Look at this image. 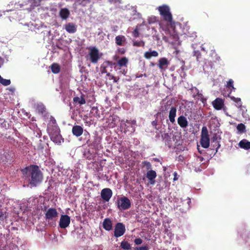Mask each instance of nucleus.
<instances>
[{
    "label": "nucleus",
    "instance_id": "14",
    "mask_svg": "<svg viewBox=\"0 0 250 250\" xmlns=\"http://www.w3.org/2000/svg\"><path fill=\"white\" fill-rule=\"evenodd\" d=\"M51 140L55 143L60 144L61 143L62 136L57 131L50 133Z\"/></svg>",
    "mask_w": 250,
    "mask_h": 250
},
{
    "label": "nucleus",
    "instance_id": "62",
    "mask_svg": "<svg viewBox=\"0 0 250 250\" xmlns=\"http://www.w3.org/2000/svg\"><path fill=\"white\" fill-rule=\"evenodd\" d=\"M2 16V14L0 13V17Z\"/></svg>",
    "mask_w": 250,
    "mask_h": 250
},
{
    "label": "nucleus",
    "instance_id": "54",
    "mask_svg": "<svg viewBox=\"0 0 250 250\" xmlns=\"http://www.w3.org/2000/svg\"><path fill=\"white\" fill-rule=\"evenodd\" d=\"M108 1L111 3L113 2V3H116L118 1H119V0H108Z\"/></svg>",
    "mask_w": 250,
    "mask_h": 250
},
{
    "label": "nucleus",
    "instance_id": "16",
    "mask_svg": "<svg viewBox=\"0 0 250 250\" xmlns=\"http://www.w3.org/2000/svg\"><path fill=\"white\" fill-rule=\"evenodd\" d=\"M64 29L69 33H74L77 31V26L74 23L69 22L64 25Z\"/></svg>",
    "mask_w": 250,
    "mask_h": 250
},
{
    "label": "nucleus",
    "instance_id": "29",
    "mask_svg": "<svg viewBox=\"0 0 250 250\" xmlns=\"http://www.w3.org/2000/svg\"><path fill=\"white\" fill-rule=\"evenodd\" d=\"M120 247L125 250H129L131 248L130 244L127 241L125 240L121 242Z\"/></svg>",
    "mask_w": 250,
    "mask_h": 250
},
{
    "label": "nucleus",
    "instance_id": "51",
    "mask_svg": "<svg viewBox=\"0 0 250 250\" xmlns=\"http://www.w3.org/2000/svg\"><path fill=\"white\" fill-rule=\"evenodd\" d=\"M4 213L3 211H0V219L3 220L4 217Z\"/></svg>",
    "mask_w": 250,
    "mask_h": 250
},
{
    "label": "nucleus",
    "instance_id": "64",
    "mask_svg": "<svg viewBox=\"0 0 250 250\" xmlns=\"http://www.w3.org/2000/svg\"><path fill=\"white\" fill-rule=\"evenodd\" d=\"M1 207V205L0 204V208Z\"/></svg>",
    "mask_w": 250,
    "mask_h": 250
},
{
    "label": "nucleus",
    "instance_id": "32",
    "mask_svg": "<svg viewBox=\"0 0 250 250\" xmlns=\"http://www.w3.org/2000/svg\"><path fill=\"white\" fill-rule=\"evenodd\" d=\"M91 0H76L79 5H81L82 6H86L89 4L91 2Z\"/></svg>",
    "mask_w": 250,
    "mask_h": 250
},
{
    "label": "nucleus",
    "instance_id": "1",
    "mask_svg": "<svg viewBox=\"0 0 250 250\" xmlns=\"http://www.w3.org/2000/svg\"><path fill=\"white\" fill-rule=\"evenodd\" d=\"M25 180L32 187H36L43 180V174L37 165H31L21 169Z\"/></svg>",
    "mask_w": 250,
    "mask_h": 250
},
{
    "label": "nucleus",
    "instance_id": "18",
    "mask_svg": "<svg viewBox=\"0 0 250 250\" xmlns=\"http://www.w3.org/2000/svg\"><path fill=\"white\" fill-rule=\"evenodd\" d=\"M176 107L174 106H171L169 112L168 117L170 122L172 124H173L175 121V118L176 116Z\"/></svg>",
    "mask_w": 250,
    "mask_h": 250
},
{
    "label": "nucleus",
    "instance_id": "19",
    "mask_svg": "<svg viewBox=\"0 0 250 250\" xmlns=\"http://www.w3.org/2000/svg\"><path fill=\"white\" fill-rule=\"evenodd\" d=\"M169 64V62L167 58H162L159 60L158 65L160 69H164L167 67Z\"/></svg>",
    "mask_w": 250,
    "mask_h": 250
},
{
    "label": "nucleus",
    "instance_id": "11",
    "mask_svg": "<svg viewBox=\"0 0 250 250\" xmlns=\"http://www.w3.org/2000/svg\"><path fill=\"white\" fill-rule=\"evenodd\" d=\"M162 137L166 146H167L168 148H171L173 146V142L174 140L173 138L171 137V135L167 133H164L162 135Z\"/></svg>",
    "mask_w": 250,
    "mask_h": 250
},
{
    "label": "nucleus",
    "instance_id": "13",
    "mask_svg": "<svg viewBox=\"0 0 250 250\" xmlns=\"http://www.w3.org/2000/svg\"><path fill=\"white\" fill-rule=\"evenodd\" d=\"M72 132L74 136L78 137L83 134V129L80 125H74L72 128Z\"/></svg>",
    "mask_w": 250,
    "mask_h": 250
},
{
    "label": "nucleus",
    "instance_id": "8",
    "mask_svg": "<svg viewBox=\"0 0 250 250\" xmlns=\"http://www.w3.org/2000/svg\"><path fill=\"white\" fill-rule=\"evenodd\" d=\"M59 215L57 209L55 208H49L45 214V218L48 222L50 220H55Z\"/></svg>",
    "mask_w": 250,
    "mask_h": 250
},
{
    "label": "nucleus",
    "instance_id": "58",
    "mask_svg": "<svg viewBox=\"0 0 250 250\" xmlns=\"http://www.w3.org/2000/svg\"><path fill=\"white\" fill-rule=\"evenodd\" d=\"M198 158L199 159V160H200V161H201V162L203 161V159H204L203 157H201V156L199 157H198Z\"/></svg>",
    "mask_w": 250,
    "mask_h": 250
},
{
    "label": "nucleus",
    "instance_id": "21",
    "mask_svg": "<svg viewBox=\"0 0 250 250\" xmlns=\"http://www.w3.org/2000/svg\"><path fill=\"white\" fill-rule=\"evenodd\" d=\"M85 96L83 94H82L80 97H75L73 98V102L76 104H79L80 105H83L86 103V101L84 98Z\"/></svg>",
    "mask_w": 250,
    "mask_h": 250
},
{
    "label": "nucleus",
    "instance_id": "5",
    "mask_svg": "<svg viewBox=\"0 0 250 250\" xmlns=\"http://www.w3.org/2000/svg\"><path fill=\"white\" fill-rule=\"evenodd\" d=\"M200 142L203 148H207L209 146L210 139L208 131L206 126H203L202 128Z\"/></svg>",
    "mask_w": 250,
    "mask_h": 250
},
{
    "label": "nucleus",
    "instance_id": "59",
    "mask_svg": "<svg viewBox=\"0 0 250 250\" xmlns=\"http://www.w3.org/2000/svg\"><path fill=\"white\" fill-rule=\"evenodd\" d=\"M84 135H88V136L90 135L89 133L87 131H85Z\"/></svg>",
    "mask_w": 250,
    "mask_h": 250
},
{
    "label": "nucleus",
    "instance_id": "61",
    "mask_svg": "<svg viewBox=\"0 0 250 250\" xmlns=\"http://www.w3.org/2000/svg\"><path fill=\"white\" fill-rule=\"evenodd\" d=\"M112 121H114L115 118H114L113 116L111 117Z\"/></svg>",
    "mask_w": 250,
    "mask_h": 250
},
{
    "label": "nucleus",
    "instance_id": "15",
    "mask_svg": "<svg viewBox=\"0 0 250 250\" xmlns=\"http://www.w3.org/2000/svg\"><path fill=\"white\" fill-rule=\"evenodd\" d=\"M212 105L215 109L219 110L222 108L224 104L222 99L217 98L212 102Z\"/></svg>",
    "mask_w": 250,
    "mask_h": 250
},
{
    "label": "nucleus",
    "instance_id": "63",
    "mask_svg": "<svg viewBox=\"0 0 250 250\" xmlns=\"http://www.w3.org/2000/svg\"><path fill=\"white\" fill-rule=\"evenodd\" d=\"M107 68L109 69V70H110V67H107Z\"/></svg>",
    "mask_w": 250,
    "mask_h": 250
},
{
    "label": "nucleus",
    "instance_id": "46",
    "mask_svg": "<svg viewBox=\"0 0 250 250\" xmlns=\"http://www.w3.org/2000/svg\"><path fill=\"white\" fill-rule=\"evenodd\" d=\"M208 44H207V43H204L203 44H202V45L201 46V49L202 50L205 51V52H207V49L206 48V46H208Z\"/></svg>",
    "mask_w": 250,
    "mask_h": 250
},
{
    "label": "nucleus",
    "instance_id": "24",
    "mask_svg": "<svg viewBox=\"0 0 250 250\" xmlns=\"http://www.w3.org/2000/svg\"><path fill=\"white\" fill-rule=\"evenodd\" d=\"M69 14V11L67 8H62L60 11V16L62 19H66Z\"/></svg>",
    "mask_w": 250,
    "mask_h": 250
},
{
    "label": "nucleus",
    "instance_id": "45",
    "mask_svg": "<svg viewBox=\"0 0 250 250\" xmlns=\"http://www.w3.org/2000/svg\"><path fill=\"white\" fill-rule=\"evenodd\" d=\"M142 242H143V240L140 238H136L134 240V243H135L136 245H137L141 244L142 243Z\"/></svg>",
    "mask_w": 250,
    "mask_h": 250
},
{
    "label": "nucleus",
    "instance_id": "39",
    "mask_svg": "<svg viewBox=\"0 0 250 250\" xmlns=\"http://www.w3.org/2000/svg\"><path fill=\"white\" fill-rule=\"evenodd\" d=\"M0 83L4 86H7L10 84L11 81L10 80L4 79L2 78Z\"/></svg>",
    "mask_w": 250,
    "mask_h": 250
},
{
    "label": "nucleus",
    "instance_id": "41",
    "mask_svg": "<svg viewBox=\"0 0 250 250\" xmlns=\"http://www.w3.org/2000/svg\"><path fill=\"white\" fill-rule=\"evenodd\" d=\"M227 86L228 87H232L233 89H235L233 86V81L232 79H229L227 83Z\"/></svg>",
    "mask_w": 250,
    "mask_h": 250
},
{
    "label": "nucleus",
    "instance_id": "53",
    "mask_svg": "<svg viewBox=\"0 0 250 250\" xmlns=\"http://www.w3.org/2000/svg\"><path fill=\"white\" fill-rule=\"evenodd\" d=\"M191 203V201L190 199H188L187 201V203L188 204V208H190L189 204Z\"/></svg>",
    "mask_w": 250,
    "mask_h": 250
},
{
    "label": "nucleus",
    "instance_id": "43",
    "mask_svg": "<svg viewBox=\"0 0 250 250\" xmlns=\"http://www.w3.org/2000/svg\"><path fill=\"white\" fill-rule=\"evenodd\" d=\"M148 247L147 246L142 247H137L135 248L134 250H148Z\"/></svg>",
    "mask_w": 250,
    "mask_h": 250
},
{
    "label": "nucleus",
    "instance_id": "47",
    "mask_svg": "<svg viewBox=\"0 0 250 250\" xmlns=\"http://www.w3.org/2000/svg\"><path fill=\"white\" fill-rule=\"evenodd\" d=\"M143 76H144L146 77L147 76L146 74L145 73L144 74H140L137 73L135 75V77L136 78H141Z\"/></svg>",
    "mask_w": 250,
    "mask_h": 250
},
{
    "label": "nucleus",
    "instance_id": "4",
    "mask_svg": "<svg viewBox=\"0 0 250 250\" xmlns=\"http://www.w3.org/2000/svg\"><path fill=\"white\" fill-rule=\"evenodd\" d=\"M88 49L89 53L86 57L89 58L91 63H97L101 57L98 49L95 46H93L88 47Z\"/></svg>",
    "mask_w": 250,
    "mask_h": 250
},
{
    "label": "nucleus",
    "instance_id": "37",
    "mask_svg": "<svg viewBox=\"0 0 250 250\" xmlns=\"http://www.w3.org/2000/svg\"><path fill=\"white\" fill-rule=\"evenodd\" d=\"M133 45L134 46L144 47L145 46V42L143 41H136L133 42Z\"/></svg>",
    "mask_w": 250,
    "mask_h": 250
},
{
    "label": "nucleus",
    "instance_id": "20",
    "mask_svg": "<svg viewBox=\"0 0 250 250\" xmlns=\"http://www.w3.org/2000/svg\"><path fill=\"white\" fill-rule=\"evenodd\" d=\"M103 228L106 230L109 231L112 229V223L109 218H105L103 223Z\"/></svg>",
    "mask_w": 250,
    "mask_h": 250
},
{
    "label": "nucleus",
    "instance_id": "10",
    "mask_svg": "<svg viewBox=\"0 0 250 250\" xmlns=\"http://www.w3.org/2000/svg\"><path fill=\"white\" fill-rule=\"evenodd\" d=\"M112 195V191L109 188H105L102 190L101 196L102 199L105 202H108Z\"/></svg>",
    "mask_w": 250,
    "mask_h": 250
},
{
    "label": "nucleus",
    "instance_id": "52",
    "mask_svg": "<svg viewBox=\"0 0 250 250\" xmlns=\"http://www.w3.org/2000/svg\"><path fill=\"white\" fill-rule=\"evenodd\" d=\"M174 178H173V180L174 181H176L178 179V177H177V173L175 172L174 173Z\"/></svg>",
    "mask_w": 250,
    "mask_h": 250
},
{
    "label": "nucleus",
    "instance_id": "48",
    "mask_svg": "<svg viewBox=\"0 0 250 250\" xmlns=\"http://www.w3.org/2000/svg\"><path fill=\"white\" fill-rule=\"evenodd\" d=\"M155 21H156V18H155V17L150 18L148 20V22H149V23H151L154 22Z\"/></svg>",
    "mask_w": 250,
    "mask_h": 250
},
{
    "label": "nucleus",
    "instance_id": "7",
    "mask_svg": "<svg viewBox=\"0 0 250 250\" xmlns=\"http://www.w3.org/2000/svg\"><path fill=\"white\" fill-rule=\"evenodd\" d=\"M125 231V226L122 223H117L114 229V235L118 238L124 235Z\"/></svg>",
    "mask_w": 250,
    "mask_h": 250
},
{
    "label": "nucleus",
    "instance_id": "17",
    "mask_svg": "<svg viewBox=\"0 0 250 250\" xmlns=\"http://www.w3.org/2000/svg\"><path fill=\"white\" fill-rule=\"evenodd\" d=\"M177 122L179 126L182 128H186L188 126V121L187 118L183 115L178 118Z\"/></svg>",
    "mask_w": 250,
    "mask_h": 250
},
{
    "label": "nucleus",
    "instance_id": "6",
    "mask_svg": "<svg viewBox=\"0 0 250 250\" xmlns=\"http://www.w3.org/2000/svg\"><path fill=\"white\" fill-rule=\"evenodd\" d=\"M131 202L126 197L123 196L117 200V206L119 210H126L131 207Z\"/></svg>",
    "mask_w": 250,
    "mask_h": 250
},
{
    "label": "nucleus",
    "instance_id": "36",
    "mask_svg": "<svg viewBox=\"0 0 250 250\" xmlns=\"http://www.w3.org/2000/svg\"><path fill=\"white\" fill-rule=\"evenodd\" d=\"M142 164L143 165V167H145L147 171L152 170V166L149 162L144 161L142 162Z\"/></svg>",
    "mask_w": 250,
    "mask_h": 250
},
{
    "label": "nucleus",
    "instance_id": "49",
    "mask_svg": "<svg viewBox=\"0 0 250 250\" xmlns=\"http://www.w3.org/2000/svg\"><path fill=\"white\" fill-rule=\"evenodd\" d=\"M178 161H181V162H183V160H184V156L182 155H180L178 158Z\"/></svg>",
    "mask_w": 250,
    "mask_h": 250
},
{
    "label": "nucleus",
    "instance_id": "27",
    "mask_svg": "<svg viewBox=\"0 0 250 250\" xmlns=\"http://www.w3.org/2000/svg\"><path fill=\"white\" fill-rule=\"evenodd\" d=\"M172 104V101H168L167 102V103L161 107V112H164L166 111L168 109H170L171 108V105Z\"/></svg>",
    "mask_w": 250,
    "mask_h": 250
},
{
    "label": "nucleus",
    "instance_id": "12",
    "mask_svg": "<svg viewBox=\"0 0 250 250\" xmlns=\"http://www.w3.org/2000/svg\"><path fill=\"white\" fill-rule=\"evenodd\" d=\"M157 177V173L155 170H150L147 171L146 177L149 181L150 185H153L155 183V178Z\"/></svg>",
    "mask_w": 250,
    "mask_h": 250
},
{
    "label": "nucleus",
    "instance_id": "38",
    "mask_svg": "<svg viewBox=\"0 0 250 250\" xmlns=\"http://www.w3.org/2000/svg\"><path fill=\"white\" fill-rule=\"evenodd\" d=\"M187 36L191 39L194 40L197 37L196 33L195 32L188 31L187 34Z\"/></svg>",
    "mask_w": 250,
    "mask_h": 250
},
{
    "label": "nucleus",
    "instance_id": "25",
    "mask_svg": "<svg viewBox=\"0 0 250 250\" xmlns=\"http://www.w3.org/2000/svg\"><path fill=\"white\" fill-rule=\"evenodd\" d=\"M158 53L155 50L152 51H147L144 54V57L147 59H150L152 57H157Z\"/></svg>",
    "mask_w": 250,
    "mask_h": 250
},
{
    "label": "nucleus",
    "instance_id": "42",
    "mask_svg": "<svg viewBox=\"0 0 250 250\" xmlns=\"http://www.w3.org/2000/svg\"><path fill=\"white\" fill-rule=\"evenodd\" d=\"M212 143L213 144V145H212L213 147L216 149V152H217L218 149L220 148V147L221 146L220 144V142H217V143L213 142Z\"/></svg>",
    "mask_w": 250,
    "mask_h": 250
},
{
    "label": "nucleus",
    "instance_id": "33",
    "mask_svg": "<svg viewBox=\"0 0 250 250\" xmlns=\"http://www.w3.org/2000/svg\"><path fill=\"white\" fill-rule=\"evenodd\" d=\"M236 128L237 130L240 133H243L246 132V126L242 123L238 124Z\"/></svg>",
    "mask_w": 250,
    "mask_h": 250
},
{
    "label": "nucleus",
    "instance_id": "44",
    "mask_svg": "<svg viewBox=\"0 0 250 250\" xmlns=\"http://www.w3.org/2000/svg\"><path fill=\"white\" fill-rule=\"evenodd\" d=\"M139 35L140 33L139 32L138 29L137 28H136L133 32V35L134 37L137 38L139 37Z\"/></svg>",
    "mask_w": 250,
    "mask_h": 250
},
{
    "label": "nucleus",
    "instance_id": "2",
    "mask_svg": "<svg viewBox=\"0 0 250 250\" xmlns=\"http://www.w3.org/2000/svg\"><path fill=\"white\" fill-rule=\"evenodd\" d=\"M158 10L163 19V21H161L159 25L163 30H168L172 23V16L170 8L167 5H163L158 7Z\"/></svg>",
    "mask_w": 250,
    "mask_h": 250
},
{
    "label": "nucleus",
    "instance_id": "9",
    "mask_svg": "<svg viewBox=\"0 0 250 250\" xmlns=\"http://www.w3.org/2000/svg\"><path fill=\"white\" fill-rule=\"evenodd\" d=\"M70 223V217L67 215H62L60 217L59 226L62 229H65Z\"/></svg>",
    "mask_w": 250,
    "mask_h": 250
},
{
    "label": "nucleus",
    "instance_id": "34",
    "mask_svg": "<svg viewBox=\"0 0 250 250\" xmlns=\"http://www.w3.org/2000/svg\"><path fill=\"white\" fill-rule=\"evenodd\" d=\"M36 109L39 113L43 114L45 111V107L42 104H39L37 105Z\"/></svg>",
    "mask_w": 250,
    "mask_h": 250
},
{
    "label": "nucleus",
    "instance_id": "35",
    "mask_svg": "<svg viewBox=\"0 0 250 250\" xmlns=\"http://www.w3.org/2000/svg\"><path fill=\"white\" fill-rule=\"evenodd\" d=\"M221 140V137L217 135L216 133H214L213 136L211 138V143L213 142H220Z\"/></svg>",
    "mask_w": 250,
    "mask_h": 250
},
{
    "label": "nucleus",
    "instance_id": "28",
    "mask_svg": "<svg viewBox=\"0 0 250 250\" xmlns=\"http://www.w3.org/2000/svg\"><path fill=\"white\" fill-rule=\"evenodd\" d=\"M128 59L124 57H122L118 61V64L120 67L126 66L128 63Z\"/></svg>",
    "mask_w": 250,
    "mask_h": 250
},
{
    "label": "nucleus",
    "instance_id": "30",
    "mask_svg": "<svg viewBox=\"0 0 250 250\" xmlns=\"http://www.w3.org/2000/svg\"><path fill=\"white\" fill-rule=\"evenodd\" d=\"M91 145L95 148H98L101 146V138L99 137H96Z\"/></svg>",
    "mask_w": 250,
    "mask_h": 250
},
{
    "label": "nucleus",
    "instance_id": "3",
    "mask_svg": "<svg viewBox=\"0 0 250 250\" xmlns=\"http://www.w3.org/2000/svg\"><path fill=\"white\" fill-rule=\"evenodd\" d=\"M115 64V63L113 62L110 61H105L104 62L101 66V71L102 73H106V76L109 77L110 80H113L114 83H117L119 80V77H116L114 76L113 75L110 74L109 72H108L107 70V67H110V71L112 70L113 66Z\"/></svg>",
    "mask_w": 250,
    "mask_h": 250
},
{
    "label": "nucleus",
    "instance_id": "23",
    "mask_svg": "<svg viewBox=\"0 0 250 250\" xmlns=\"http://www.w3.org/2000/svg\"><path fill=\"white\" fill-rule=\"evenodd\" d=\"M239 145L241 148H244L247 150L250 149V142L248 141L246 139L241 140L239 142Z\"/></svg>",
    "mask_w": 250,
    "mask_h": 250
},
{
    "label": "nucleus",
    "instance_id": "60",
    "mask_svg": "<svg viewBox=\"0 0 250 250\" xmlns=\"http://www.w3.org/2000/svg\"><path fill=\"white\" fill-rule=\"evenodd\" d=\"M121 54H124L125 53L124 49H123V50H121Z\"/></svg>",
    "mask_w": 250,
    "mask_h": 250
},
{
    "label": "nucleus",
    "instance_id": "56",
    "mask_svg": "<svg viewBox=\"0 0 250 250\" xmlns=\"http://www.w3.org/2000/svg\"><path fill=\"white\" fill-rule=\"evenodd\" d=\"M30 116H31V115L30 116H29V118L30 119L31 121H36L34 117H33L31 118Z\"/></svg>",
    "mask_w": 250,
    "mask_h": 250
},
{
    "label": "nucleus",
    "instance_id": "22",
    "mask_svg": "<svg viewBox=\"0 0 250 250\" xmlns=\"http://www.w3.org/2000/svg\"><path fill=\"white\" fill-rule=\"evenodd\" d=\"M125 38L124 36L119 35L115 38V42L117 45L122 46L125 44Z\"/></svg>",
    "mask_w": 250,
    "mask_h": 250
},
{
    "label": "nucleus",
    "instance_id": "40",
    "mask_svg": "<svg viewBox=\"0 0 250 250\" xmlns=\"http://www.w3.org/2000/svg\"><path fill=\"white\" fill-rule=\"evenodd\" d=\"M194 56H195L196 57V59L197 61H199V59L201 58V54L199 51L196 50L194 51Z\"/></svg>",
    "mask_w": 250,
    "mask_h": 250
},
{
    "label": "nucleus",
    "instance_id": "50",
    "mask_svg": "<svg viewBox=\"0 0 250 250\" xmlns=\"http://www.w3.org/2000/svg\"><path fill=\"white\" fill-rule=\"evenodd\" d=\"M4 63V59L0 56V68Z\"/></svg>",
    "mask_w": 250,
    "mask_h": 250
},
{
    "label": "nucleus",
    "instance_id": "26",
    "mask_svg": "<svg viewBox=\"0 0 250 250\" xmlns=\"http://www.w3.org/2000/svg\"><path fill=\"white\" fill-rule=\"evenodd\" d=\"M51 69L52 72L54 74H58L60 71V65L56 63H53L51 65Z\"/></svg>",
    "mask_w": 250,
    "mask_h": 250
},
{
    "label": "nucleus",
    "instance_id": "55",
    "mask_svg": "<svg viewBox=\"0 0 250 250\" xmlns=\"http://www.w3.org/2000/svg\"><path fill=\"white\" fill-rule=\"evenodd\" d=\"M152 125H157V122L156 121H153L152 122Z\"/></svg>",
    "mask_w": 250,
    "mask_h": 250
},
{
    "label": "nucleus",
    "instance_id": "57",
    "mask_svg": "<svg viewBox=\"0 0 250 250\" xmlns=\"http://www.w3.org/2000/svg\"><path fill=\"white\" fill-rule=\"evenodd\" d=\"M121 72L123 74H124V75H125V74H126V70H125V69H124V70H123V71H121Z\"/></svg>",
    "mask_w": 250,
    "mask_h": 250
},
{
    "label": "nucleus",
    "instance_id": "31",
    "mask_svg": "<svg viewBox=\"0 0 250 250\" xmlns=\"http://www.w3.org/2000/svg\"><path fill=\"white\" fill-rule=\"evenodd\" d=\"M231 99L235 103L236 106L238 108L242 107V102L241 99L239 98H235L234 97H231Z\"/></svg>",
    "mask_w": 250,
    "mask_h": 250
}]
</instances>
